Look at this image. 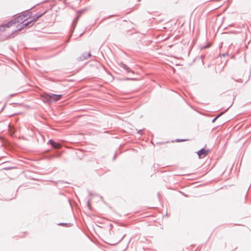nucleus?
<instances>
[{"mask_svg":"<svg viewBox=\"0 0 251 251\" xmlns=\"http://www.w3.org/2000/svg\"><path fill=\"white\" fill-rule=\"evenodd\" d=\"M119 66L125 70L127 73L131 72L134 73L133 71H132L126 65L124 64L123 63L121 62L120 64H119Z\"/></svg>","mask_w":251,"mask_h":251,"instance_id":"obj_6","label":"nucleus"},{"mask_svg":"<svg viewBox=\"0 0 251 251\" xmlns=\"http://www.w3.org/2000/svg\"><path fill=\"white\" fill-rule=\"evenodd\" d=\"M42 100L47 103H51L59 100L62 97V95L54 94H44L41 96Z\"/></svg>","mask_w":251,"mask_h":251,"instance_id":"obj_1","label":"nucleus"},{"mask_svg":"<svg viewBox=\"0 0 251 251\" xmlns=\"http://www.w3.org/2000/svg\"><path fill=\"white\" fill-rule=\"evenodd\" d=\"M217 117H215V118L212 120V123H214V122L216 121V120H217Z\"/></svg>","mask_w":251,"mask_h":251,"instance_id":"obj_16","label":"nucleus"},{"mask_svg":"<svg viewBox=\"0 0 251 251\" xmlns=\"http://www.w3.org/2000/svg\"><path fill=\"white\" fill-rule=\"evenodd\" d=\"M61 155V154L60 153H58L57 155H50L49 156L47 157V158L49 159H50L51 158H52L53 157H54V156H57V157H60Z\"/></svg>","mask_w":251,"mask_h":251,"instance_id":"obj_11","label":"nucleus"},{"mask_svg":"<svg viewBox=\"0 0 251 251\" xmlns=\"http://www.w3.org/2000/svg\"><path fill=\"white\" fill-rule=\"evenodd\" d=\"M90 200H89L88 201H87V205H88V206H89H89H90Z\"/></svg>","mask_w":251,"mask_h":251,"instance_id":"obj_17","label":"nucleus"},{"mask_svg":"<svg viewBox=\"0 0 251 251\" xmlns=\"http://www.w3.org/2000/svg\"><path fill=\"white\" fill-rule=\"evenodd\" d=\"M128 79H129V78H128ZM130 79H131V80H134L135 79L134 78H130Z\"/></svg>","mask_w":251,"mask_h":251,"instance_id":"obj_21","label":"nucleus"},{"mask_svg":"<svg viewBox=\"0 0 251 251\" xmlns=\"http://www.w3.org/2000/svg\"><path fill=\"white\" fill-rule=\"evenodd\" d=\"M34 6H33L32 7L30 8L28 10H30V9H32V8H34Z\"/></svg>","mask_w":251,"mask_h":251,"instance_id":"obj_20","label":"nucleus"},{"mask_svg":"<svg viewBox=\"0 0 251 251\" xmlns=\"http://www.w3.org/2000/svg\"><path fill=\"white\" fill-rule=\"evenodd\" d=\"M26 20V19H25V16H18L15 18L13 21L14 22V24L15 25L16 24L20 23V24H18L17 26V28L18 29L19 27H21L23 24H24V22ZM17 30L19 31L18 29Z\"/></svg>","mask_w":251,"mask_h":251,"instance_id":"obj_3","label":"nucleus"},{"mask_svg":"<svg viewBox=\"0 0 251 251\" xmlns=\"http://www.w3.org/2000/svg\"><path fill=\"white\" fill-rule=\"evenodd\" d=\"M13 25H15V24H14L13 21L12 20L11 21L7 22L6 24H3L2 26L4 27L8 28V27L11 26Z\"/></svg>","mask_w":251,"mask_h":251,"instance_id":"obj_8","label":"nucleus"},{"mask_svg":"<svg viewBox=\"0 0 251 251\" xmlns=\"http://www.w3.org/2000/svg\"><path fill=\"white\" fill-rule=\"evenodd\" d=\"M80 17V15H77V16L75 18V19L74 20L73 24L75 26L76 25L77 22Z\"/></svg>","mask_w":251,"mask_h":251,"instance_id":"obj_9","label":"nucleus"},{"mask_svg":"<svg viewBox=\"0 0 251 251\" xmlns=\"http://www.w3.org/2000/svg\"><path fill=\"white\" fill-rule=\"evenodd\" d=\"M124 236L123 237H122V239H121L120 241H121L124 238Z\"/></svg>","mask_w":251,"mask_h":251,"instance_id":"obj_22","label":"nucleus"},{"mask_svg":"<svg viewBox=\"0 0 251 251\" xmlns=\"http://www.w3.org/2000/svg\"><path fill=\"white\" fill-rule=\"evenodd\" d=\"M90 56H91V54L90 52H89L88 53L85 52V53H84L83 54H82L81 55H80L78 58V60L79 61H82V60L87 59L88 57H89Z\"/></svg>","mask_w":251,"mask_h":251,"instance_id":"obj_7","label":"nucleus"},{"mask_svg":"<svg viewBox=\"0 0 251 251\" xmlns=\"http://www.w3.org/2000/svg\"><path fill=\"white\" fill-rule=\"evenodd\" d=\"M186 141V140H185V139H177L176 140V142H183V141Z\"/></svg>","mask_w":251,"mask_h":251,"instance_id":"obj_13","label":"nucleus"},{"mask_svg":"<svg viewBox=\"0 0 251 251\" xmlns=\"http://www.w3.org/2000/svg\"><path fill=\"white\" fill-rule=\"evenodd\" d=\"M142 130H140L138 131V133L141 134H142Z\"/></svg>","mask_w":251,"mask_h":251,"instance_id":"obj_18","label":"nucleus"},{"mask_svg":"<svg viewBox=\"0 0 251 251\" xmlns=\"http://www.w3.org/2000/svg\"><path fill=\"white\" fill-rule=\"evenodd\" d=\"M225 113V112H222L221 113H220V114H219L216 117H217V119L220 117L222 115H223L224 113Z\"/></svg>","mask_w":251,"mask_h":251,"instance_id":"obj_15","label":"nucleus"},{"mask_svg":"<svg viewBox=\"0 0 251 251\" xmlns=\"http://www.w3.org/2000/svg\"><path fill=\"white\" fill-rule=\"evenodd\" d=\"M32 15V13L31 12H27V14L26 13H23L21 16H25V19H27V17L28 16L29 17Z\"/></svg>","mask_w":251,"mask_h":251,"instance_id":"obj_10","label":"nucleus"},{"mask_svg":"<svg viewBox=\"0 0 251 251\" xmlns=\"http://www.w3.org/2000/svg\"><path fill=\"white\" fill-rule=\"evenodd\" d=\"M48 144L50 145L52 148L54 149H60L61 147V144L59 143L55 142L52 140L50 139L48 141Z\"/></svg>","mask_w":251,"mask_h":251,"instance_id":"obj_5","label":"nucleus"},{"mask_svg":"<svg viewBox=\"0 0 251 251\" xmlns=\"http://www.w3.org/2000/svg\"><path fill=\"white\" fill-rule=\"evenodd\" d=\"M116 157V155L115 154L114 156L113 157V160L115 159Z\"/></svg>","mask_w":251,"mask_h":251,"instance_id":"obj_19","label":"nucleus"},{"mask_svg":"<svg viewBox=\"0 0 251 251\" xmlns=\"http://www.w3.org/2000/svg\"><path fill=\"white\" fill-rule=\"evenodd\" d=\"M70 224L60 223L58 224V225H59V226H67L68 225H70Z\"/></svg>","mask_w":251,"mask_h":251,"instance_id":"obj_14","label":"nucleus"},{"mask_svg":"<svg viewBox=\"0 0 251 251\" xmlns=\"http://www.w3.org/2000/svg\"><path fill=\"white\" fill-rule=\"evenodd\" d=\"M85 11V9H82L81 10L77 11V13L78 15H80V16L81 14H82Z\"/></svg>","mask_w":251,"mask_h":251,"instance_id":"obj_12","label":"nucleus"},{"mask_svg":"<svg viewBox=\"0 0 251 251\" xmlns=\"http://www.w3.org/2000/svg\"><path fill=\"white\" fill-rule=\"evenodd\" d=\"M46 13V12L40 13V14H36L33 16V18L30 21L27 22V23H25L24 24H23L21 27H19L18 30L19 31H21L22 29H23L24 27L29 25L30 24L33 23L35 22L39 18L41 17L43 15H44V14Z\"/></svg>","mask_w":251,"mask_h":251,"instance_id":"obj_2","label":"nucleus"},{"mask_svg":"<svg viewBox=\"0 0 251 251\" xmlns=\"http://www.w3.org/2000/svg\"><path fill=\"white\" fill-rule=\"evenodd\" d=\"M208 150H206L204 148H202L197 151V154L200 158H203L208 155Z\"/></svg>","mask_w":251,"mask_h":251,"instance_id":"obj_4","label":"nucleus"}]
</instances>
